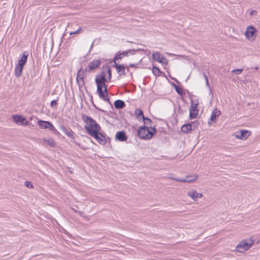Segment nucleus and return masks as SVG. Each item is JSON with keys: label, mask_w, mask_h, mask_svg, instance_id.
Instances as JSON below:
<instances>
[{"label": "nucleus", "mask_w": 260, "mask_h": 260, "mask_svg": "<svg viewBox=\"0 0 260 260\" xmlns=\"http://www.w3.org/2000/svg\"><path fill=\"white\" fill-rule=\"evenodd\" d=\"M82 119L85 123L84 128L87 133L92 137L96 136L98 131L101 129L100 125L90 116L83 115Z\"/></svg>", "instance_id": "1"}, {"label": "nucleus", "mask_w": 260, "mask_h": 260, "mask_svg": "<svg viewBox=\"0 0 260 260\" xmlns=\"http://www.w3.org/2000/svg\"><path fill=\"white\" fill-rule=\"evenodd\" d=\"M156 129L154 127L150 131L146 126L140 127L137 132V136L142 139L149 140L151 139L156 133Z\"/></svg>", "instance_id": "2"}, {"label": "nucleus", "mask_w": 260, "mask_h": 260, "mask_svg": "<svg viewBox=\"0 0 260 260\" xmlns=\"http://www.w3.org/2000/svg\"><path fill=\"white\" fill-rule=\"evenodd\" d=\"M253 240L251 238L243 240L236 246V250L239 252H243L248 250L253 245Z\"/></svg>", "instance_id": "3"}, {"label": "nucleus", "mask_w": 260, "mask_h": 260, "mask_svg": "<svg viewBox=\"0 0 260 260\" xmlns=\"http://www.w3.org/2000/svg\"><path fill=\"white\" fill-rule=\"evenodd\" d=\"M88 72L85 71V69L83 70L81 68L78 71L76 76V82L78 85L79 90L84 86L85 82L84 80L85 77V73Z\"/></svg>", "instance_id": "4"}, {"label": "nucleus", "mask_w": 260, "mask_h": 260, "mask_svg": "<svg viewBox=\"0 0 260 260\" xmlns=\"http://www.w3.org/2000/svg\"><path fill=\"white\" fill-rule=\"evenodd\" d=\"M101 61L100 59H95L89 62L87 67L85 68V71L88 72H93L98 69L101 64Z\"/></svg>", "instance_id": "5"}, {"label": "nucleus", "mask_w": 260, "mask_h": 260, "mask_svg": "<svg viewBox=\"0 0 260 260\" xmlns=\"http://www.w3.org/2000/svg\"><path fill=\"white\" fill-rule=\"evenodd\" d=\"M256 29L252 26H248L245 31L246 38L250 41L254 40L256 35Z\"/></svg>", "instance_id": "6"}, {"label": "nucleus", "mask_w": 260, "mask_h": 260, "mask_svg": "<svg viewBox=\"0 0 260 260\" xmlns=\"http://www.w3.org/2000/svg\"><path fill=\"white\" fill-rule=\"evenodd\" d=\"M107 80V78L103 76L100 77H96L95 79V82L97 86V92L103 90V86L105 85V83L108 82Z\"/></svg>", "instance_id": "7"}, {"label": "nucleus", "mask_w": 260, "mask_h": 260, "mask_svg": "<svg viewBox=\"0 0 260 260\" xmlns=\"http://www.w3.org/2000/svg\"><path fill=\"white\" fill-rule=\"evenodd\" d=\"M141 49H138L137 50L132 49V50H127L126 51H123V52L117 54L114 58V60L116 59H121L124 56H127L128 54L134 55L136 51H140Z\"/></svg>", "instance_id": "8"}, {"label": "nucleus", "mask_w": 260, "mask_h": 260, "mask_svg": "<svg viewBox=\"0 0 260 260\" xmlns=\"http://www.w3.org/2000/svg\"><path fill=\"white\" fill-rule=\"evenodd\" d=\"M61 131L65 134L69 138L73 140V142H75V133L70 128H67L65 126L61 125L60 126Z\"/></svg>", "instance_id": "9"}, {"label": "nucleus", "mask_w": 260, "mask_h": 260, "mask_svg": "<svg viewBox=\"0 0 260 260\" xmlns=\"http://www.w3.org/2000/svg\"><path fill=\"white\" fill-rule=\"evenodd\" d=\"M152 56L153 59L156 60L158 62L162 64L167 63V59L162 55H161L159 52H157L153 53Z\"/></svg>", "instance_id": "10"}, {"label": "nucleus", "mask_w": 260, "mask_h": 260, "mask_svg": "<svg viewBox=\"0 0 260 260\" xmlns=\"http://www.w3.org/2000/svg\"><path fill=\"white\" fill-rule=\"evenodd\" d=\"M248 133L249 131L247 130H241L239 132L236 133L235 137L238 139L245 140L249 136Z\"/></svg>", "instance_id": "11"}, {"label": "nucleus", "mask_w": 260, "mask_h": 260, "mask_svg": "<svg viewBox=\"0 0 260 260\" xmlns=\"http://www.w3.org/2000/svg\"><path fill=\"white\" fill-rule=\"evenodd\" d=\"M187 195L194 201H197L198 198H201L203 196L202 193H198L195 190H191L187 192Z\"/></svg>", "instance_id": "12"}, {"label": "nucleus", "mask_w": 260, "mask_h": 260, "mask_svg": "<svg viewBox=\"0 0 260 260\" xmlns=\"http://www.w3.org/2000/svg\"><path fill=\"white\" fill-rule=\"evenodd\" d=\"M13 119L16 123L20 122L24 125H27L28 124V122L26 120V119L22 116L14 115H13Z\"/></svg>", "instance_id": "13"}, {"label": "nucleus", "mask_w": 260, "mask_h": 260, "mask_svg": "<svg viewBox=\"0 0 260 260\" xmlns=\"http://www.w3.org/2000/svg\"><path fill=\"white\" fill-rule=\"evenodd\" d=\"M115 139L119 140V141H126L127 137L126 135L125 132L119 131L117 132L115 135Z\"/></svg>", "instance_id": "14"}, {"label": "nucleus", "mask_w": 260, "mask_h": 260, "mask_svg": "<svg viewBox=\"0 0 260 260\" xmlns=\"http://www.w3.org/2000/svg\"><path fill=\"white\" fill-rule=\"evenodd\" d=\"M38 125L40 128L41 129H47L50 128V126L52 124V123L50 121H43V120H39L38 121Z\"/></svg>", "instance_id": "15"}, {"label": "nucleus", "mask_w": 260, "mask_h": 260, "mask_svg": "<svg viewBox=\"0 0 260 260\" xmlns=\"http://www.w3.org/2000/svg\"><path fill=\"white\" fill-rule=\"evenodd\" d=\"M29 53L27 51H24L21 56L20 59L18 60L17 64L24 66L27 62Z\"/></svg>", "instance_id": "16"}, {"label": "nucleus", "mask_w": 260, "mask_h": 260, "mask_svg": "<svg viewBox=\"0 0 260 260\" xmlns=\"http://www.w3.org/2000/svg\"><path fill=\"white\" fill-rule=\"evenodd\" d=\"M198 115V110L197 108V105L193 106L191 105L189 109V117L190 119H194L196 118Z\"/></svg>", "instance_id": "17"}, {"label": "nucleus", "mask_w": 260, "mask_h": 260, "mask_svg": "<svg viewBox=\"0 0 260 260\" xmlns=\"http://www.w3.org/2000/svg\"><path fill=\"white\" fill-rule=\"evenodd\" d=\"M98 131L96 136L93 137L94 138L101 144L105 145L106 143V140L104 136Z\"/></svg>", "instance_id": "18"}, {"label": "nucleus", "mask_w": 260, "mask_h": 260, "mask_svg": "<svg viewBox=\"0 0 260 260\" xmlns=\"http://www.w3.org/2000/svg\"><path fill=\"white\" fill-rule=\"evenodd\" d=\"M198 176L197 175L187 176L186 179H181L180 180H177V181L180 182H188L190 183L197 180Z\"/></svg>", "instance_id": "19"}, {"label": "nucleus", "mask_w": 260, "mask_h": 260, "mask_svg": "<svg viewBox=\"0 0 260 260\" xmlns=\"http://www.w3.org/2000/svg\"><path fill=\"white\" fill-rule=\"evenodd\" d=\"M24 66L16 64L15 68V75L17 77H19L21 76L22 72Z\"/></svg>", "instance_id": "20"}, {"label": "nucleus", "mask_w": 260, "mask_h": 260, "mask_svg": "<svg viewBox=\"0 0 260 260\" xmlns=\"http://www.w3.org/2000/svg\"><path fill=\"white\" fill-rule=\"evenodd\" d=\"M100 99H103L104 101L107 102L109 104H111V102L108 95V94H105L103 92V90L97 92Z\"/></svg>", "instance_id": "21"}, {"label": "nucleus", "mask_w": 260, "mask_h": 260, "mask_svg": "<svg viewBox=\"0 0 260 260\" xmlns=\"http://www.w3.org/2000/svg\"><path fill=\"white\" fill-rule=\"evenodd\" d=\"M114 104L115 108L117 109H122L125 106V103L123 101L120 100H116L114 102Z\"/></svg>", "instance_id": "22"}, {"label": "nucleus", "mask_w": 260, "mask_h": 260, "mask_svg": "<svg viewBox=\"0 0 260 260\" xmlns=\"http://www.w3.org/2000/svg\"><path fill=\"white\" fill-rule=\"evenodd\" d=\"M192 124L190 123H187L183 125L181 127V131L184 133H189V132L192 130Z\"/></svg>", "instance_id": "23"}, {"label": "nucleus", "mask_w": 260, "mask_h": 260, "mask_svg": "<svg viewBox=\"0 0 260 260\" xmlns=\"http://www.w3.org/2000/svg\"><path fill=\"white\" fill-rule=\"evenodd\" d=\"M114 66L116 69L117 72H122V74L124 75L125 74V67L123 65L118 64L114 60Z\"/></svg>", "instance_id": "24"}, {"label": "nucleus", "mask_w": 260, "mask_h": 260, "mask_svg": "<svg viewBox=\"0 0 260 260\" xmlns=\"http://www.w3.org/2000/svg\"><path fill=\"white\" fill-rule=\"evenodd\" d=\"M220 114V111L217 110V109H215L214 111H213V112L211 114L210 120H211L213 122H214L216 118L218 117Z\"/></svg>", "instance_id": "25"}, {"label": "nucleus", "mask_w": 260, "mask_h": 260, "mask_svg": "<svg viewBox=\"0 0 260 260\" xmlns=\"http://www.w3.org/2000/svg\"><path fill=\"white\" fill-rule=\"evenodd\" d=\"M135 114L139 121H140V117L142 119L144 117L143 112L140 109H136L135 111Z\"/></svg>", "instance_id": "26"}, {"label": "nucleus", "mask_w": 260, "mask_h": 260, "mask_svg": "<svg viewBox=\"0 0 260 260\" xmlns=\"http://www.w3.org/2000/svg\"><path fill=\"white\" fill-rule=\"evenodd\" d=\"M152 71L153 74L155 76H160V71L158 68L156 67H153L152 69Z\"/></svg>", "instance_id": "27"}, {"label": "nucleus", "mask_w": 260, "mask_h": 260, "mask_svg": "<svg viewBox=\"0 0 260 260\" xmlns=\"http://www.w3.org/2000/svg\"><path fill=\"white\" fill-rule=\"evenodd\" d=\"M45 141H46L47 143V144L51 147L53 148L55 146V143L53 139L50 138L47 140H45Z\"/></svg>", "instance_id": "28"}, {"label": "nucleus", "mask_w": 260, "mask_h": 260, "mask_svg": "<svg viewBox=\"0 0 260 260\" xmlns=\"http://www.w3.org/2000/svg\"><path fill=\"white\" fill-rule=\"evenodd\" d=\"M106 70H107V72L108 74V78H107V80L109 82L111 81V78H112L111 70L109 67H107Z\"/></svg>", "instance_id": "29"}, {"label": "nucleus", "mask_w": 260, "mask_h": 260, "mask_svg": "<svg viewBox=\"0 0 260 260\" xmlns=\"http://www.w3.org/2000/svg\"><path fill=\"white\" fill-rule=\"evenodd\" d=\"M174 87L176 90V91L179 94V95H182L183 94V90H182V89L176 85V84H174Z\"/></svg>", "instance_id": "30"}, {"label": "nucleus", "mask_w": 260, "mask_h": 260, "mask_svg": "<svg viewBox=\"0 0 260 260\" xmlns=\"http://www.w3.org/2000/svg\"><path fill=\"white\" fill-rule=\"evenodd\" d=\"M142 119L145 124H150L152 122V121L150 118L146 117L145 116L142 118Z\"/></svg>", "instance_id": "31"}, {"label": "nucleus", "mask_w": 260, "mask_h": 260, "mask_svg": "<svg viewBox=\"0 0 260 260\" xmlns=\"http://www.w3.org/2000/svg\"><path fill=\"white\" fill-rule=\"evenodd\" d=\"M58 100V98L56 100H53L51 102L50 106L52 108H56L58 105L57 101Z\"/></svg>", "instance_id": "32"}, {"label": "nucleus", "mask_w": 260, "mask_h": 260, "mask_svg": "<svg viewBox=\"0 0 260 260\" xmlns=\"http://www.w3.org/2000/svg\"><path fill=\"white\" fill-rule=\"evenodd\" d=\"M81 30H82V27H79L77 29V30H76V31L70 32V35L71 36V35H76V34H79L81 32Z\"/></svg>", "instance_id": "33"}, {"label": "nucleus", "mask_w": 260, "mask_h": 260, "mask_svg": "<svg viewBox=\"0 0 260 260\" xmlns=\"http://www.w3.org/2000/svg\"><path fill=\"white\" fill-rule=\"evenodd\" d=\"M50 129L56 135H59V133L57 131L54 125L52 124Z\"/></svg>", "instance_id": "34"}, {"label": "nucleus", "mask_w": 260, "mask_h": 260, "mask_svg": "<svg viewBox=\"0 0 260 260\" xmlns=\"http://www.w3.org/2000/svg\"><path fill=\"white\" fill-rule=\"evenodd\" d=\"M243 70V69H235L232 71V72L236 75H239L242 72Z\"/></svg>", "instance_id": "35"}, {"label": "nucleus", "mask_w": 260, "mask_h": 260, "mask_svg": "<svg viewBox=\"0 0 260 260\" xmlns=\"http://www.w3.org/2000/svg\"><path fill=\"white\" fill-rule=\"evenodd\" d=\"M25 185L26 186H27L28 188H32L34 187L32 183L29 181H25Z\"/></svg>", "instance_id": "36"}, {"label": "nucleus", "mask_w": 260, "mask_h": 260, "mask_svg": "<svg viewBox=\"0 0 260 260\" xmlns=\"http://www.w3.org/2000/svg\"><path fill=\"white\" fill-rule=\"evenodd\" d=\"M203 75H204V78H205V79L206 80V86H207L208 87H209V81H208V79L207 76H206V75L205 73H204Z\"/></svg>", "instance_id": "37"}, {"label": "nucleus", "mask_w": 260, "mask_h": 260, "mask_svg": "<svg viewBox=\"0 0 260 260\" xmlns=\"http://www.w3.org/2000/svg\"><path fill=\"white\" fill-rule=\"evenodd\" d=\"M101 76L106 77V72L105 71H103L100 74L96 75V77H100Z\"/></svg>", "instance_id": "38"}, {"label": "nucleus", "mask_w": 260, "mask_h": 260, "mask_svg": "<svg viewBox=\"0 0 260 260\" xmlns=\"http://www.w3.org/2000/svg\"><path fill=\"white\" fill-rule=\"evenodd\" d=\"M103 92H104L105 94H108L107 88L104 89L103 90Z\"/></svg>", "instance_id": "39"}, {"label": "nucleus", "mask_w": 260, "mask_h": 260, "mask_svg": "<svg viewBox=\"0 0 260 260\" xmlns=\"http://www.w3.org/2000/svg\"><path fill=\"white\" fill-rule=\"evenodd\" d=\"M136 66V64L132 63L129 65V67H135Z\"/></svg>", "instance_id": "40"}, {"label": "nucleus", "mask_w": 260, "mask_h": 260, "mask_svg": "<svg viewBox=\"0 0 260 260\" xmlns=\"http://www.w3.org/2000/svg\"><path fill=\"white\" fill-rule=\"evenodd\" d=\"M172 180H176L177 181V180H180L181 179H176V178H173V177H171L170 178Z\"/></svg>", "instance_id": "41"}, {"label": "nucleus", "mask_w": 260, "mask_h": 260, "mask_svg": "<svg viewBox=\"0 0 260 260\" xmlns=\"http://www.w3.org/2000/svg\"><path fill=\"white\" fill-rule=\"evenodd\" d=\"M93 44H94V42H92L91 46H90V50L93 48Z\"/></svg>", "instance_id": "42"}, {"label": "nucleus", "mask_w": 260, "mask_h": 260, "mask_svg": "<svg viewBox=\"0 0 260 260\" xmlns=\"http://www.w3.org/2000/svg\"><path fill=\"white\" fill-rule=\"evenodd\" d=\"M103 88L104 89L107 88V85L106 84V83H105V85L103 86Z\"/></svg>", "instance_id": "43"}, {"label": "nucleus", "mask_w": 260, "mask_h": 260, "mask_svg": "<svg viewBox=\"0 0 260 260\" xmlns=\"http://www.w3.org/2000/svg\"><path fill=\"white\" fill-rule=\"evenodd\" d=\"M256 12L255 11H253L251 12V14H253L254 13H255Z\"/></svg>", "instance_id": "44"}, {"label": "nucleus", "mask_w": 260, "mask_h": 260, "mask_svg": "<svg viewBox=\"0 0 260 260\" xmlns=\"http://www.w3.org/2000/svg\"><path fill=\"white\" fill-rule=\"evenodd\" d=\"M79 213L81 215H82V212L80 211V212H79Z\"/></svg>", "instance_id": "45"}, {"label": "nucleus", "mask_w": 260, "mask_h": 260, "mask_svg": "<svg viewBox=\"0 0 260 260\" xmlns=\"http://www.w3.org/2000/svg\"><path fill=\"white\" fill-rule=\"evenodd\" d=\"M90 97L91 99H92V96L91 95H90Z\"/></svg>", "instance_id": "46"}]
</instances>
